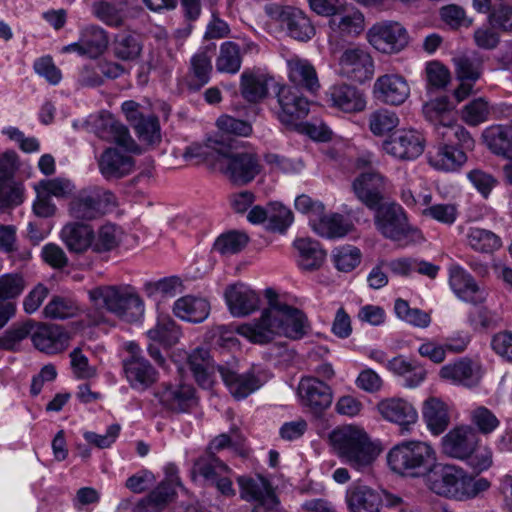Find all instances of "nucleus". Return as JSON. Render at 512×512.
<instances>
[{
  "instance_id": "49530a36",
  "label": "nucleus",
  "mask_w": 512,
  "mask_h": 512,
  "mask_svg": "<svg viewBox=\"0 0 512 512\" xmlns=\"http://www.w3.org/2000/svg\"><path fill=\"white\" fill-rule=\"evenodd\" d=\"M142 290L148 298H169L182 292L183 283L178 276H169L144 282Z\"/></svg>"
},
{
  "instance_id": "4468645a",
  "label": "nucleus",
  "mask_w": 512,
  "mask_h": 512,
  "mask_svg": "<svg viewBox=\"0 0 512 512\" xmlns=\"http://www.w3.org/2000/svg\"><path fill=\"white\" fill-rule=\"evenodd\" d=\"M374 210L376 228L384 237L400 240L407 236L410 227L407 216L399 204H381Z\"/></svg>"
},
{
  "instance_id": "09e8293b",
  "label": "nucleus",
  "mask_w": 512,
  "mask_h": 512,
  "mask_svg": "<svg viewBox=\"0 0 512 512\" xmlns=\"http://www.w3.org/2000/svg\"><path fill=\"white\" fill-rule=\"evenodd\" d=\"M94 15L107 26L119 28L125 21V8L123 3L98 1L92 6Z\"/></svg>"
},
{
  "instance_id": "c03bdc74",
  "label": "nucleus",
  "mask_w": 512,
  "mask_h": 512,
  "mask_svg": "<svg viewBox=\"0 0 512 512\" xmlns=\"http://www.w3.org/2000/svg\"><path fill=\"white\" fill-rule=\"evenodd\" d=\"M143 45L140 35L132 32H121L115 35L112 42L114 56L124 61L137 59Z\"/></svg>"
},
{
  "instance_id": "5fc2aeb1",
  "label": "nucleus",
  "mask_w": 512,
  "mask_h": 512,
  "mask_svg": "<svg viewBox=\"0 0 512 512\" xmlns=\"http://www.w3.org/2000/svg\"><path fill=\"white\" fill-rule=\"evenodd\" d=\"M470 247L481 253H490L501 246L499 237L493 232L481 228H472L468 234Z\"/></svg>"
},
{
  "instance_id": "f704fd0d",
  "label": "nucleus",
  "mask_w": 512,
  "mask_h": 512,
  "mask_svg": "<svg viewBox=\"0 0 512 512\" xmlns=\"http://www.w3.org/2000/svg\"><path fill=\"white\" fill-rule=\"evenodd\" d=\"M173 312L183 320L199 323L208 317L210 304L203 298L184 296L175 301Z\"/></svg>"
},
{
  "instance_id": "cd10ccee",
  "label": "nucleus",
  "mask_w": 512,
  "mask_h": 512,
  "mask_svg": "<svg viewBox=\"0 0 512 512\" xmlns=\"http://www.w3.org/2000/svg\"><path fill=\"white\" fill-rule=\"evenodd\" d=\"M218 371L231 395L236 399L246 398L262 385L260 378L251 372L238 374L223 365H218Z\"/></svg>"
},
{
  "instance_id": "3c124183",
  "label": "nucleus",
  "mask_w": 512,
  "mask_h": 512,
  "mask_svg": "<svg viewBox=\"0 0 512 512\" xmlns=\"http://www.w3.org/2000/svg\"><path fill=\"white\" fill-rule=\"evenodd\" d=\"M217 127L220 130V134L214 138H227L235 143V146L239 147L241 143L234 136H249L252 132L251 125L243 120L236 119L228 115H222L217 120Z\"/></svg>"
},
{
  "instance_id": "c85d7f7f",
  "label": "nucleus",
  "mask_w": 512,
  "mask_h": 512,
  "mask_svg": "<svg viewBox=\"0 0 512 512\" xmlns=\"http://www.w3.org/2000/svg\"><path fill=\"white\" fill-rule=\"evenodd\" d=\"M187 363L196 382L204 388L209 387L211 377L219 365L215 364V353L206 348H196L189 354Z\"/></svg>"
},
{
  "instance_id": "603ef678",
  "label": "nucleus",
  "mask_w": 512,
  "mask_h": 512,
  "mask_svg": "<svg viewBox=\"0 0 512 512\" xmlns=\"http://www.w3.org/2000/svg\"><path fill=\"white\" fill-rule=\"evenodd\" d=\"M122 232L116 225H102L92 240V250L96 253L109 252L117 248L121 242Z\"/></svg>"
},
{
  "instance_id": "864d4df0",
  "label": "nucleus",
  "mask_w": 512,
  "mask_h": 512,
  "mask_svg": "<svg viewBox=\"0 0 512 512\" xmlns=\"http://www.w3.org/2000/svg\"><path fill=\"white\" fill-rule=\"evenodd\" d=\"M176 496L175 483L171 480L162 481L146 498L139 502L141 507L162 510Z\"/></svg>"
},
{
  "instance_id": "0eeeda50",
  "label": "nucleus",
  "mask_w": 512,
  "mask_h": 512,
  "mask_svg": "<svg viewBox=\"0 0 512 512\" xmlns=\"http://www.w3.org/2000/svg\"><path fill=\"white\" fill-rule=\"evenodd\" d=\"M390 468L403 476L427 475L437 466L434 448L424 441H404L394 446L387 455Z\"/></svg>"
},
{
  "instance_id": "4be33fe9",
  "label": "nucleus",
  "mask_w": 512,
  "mask_h": 512,
  "mask_svg": "<svg viewBox=\"0 0 512 512\" xmlns=\"http://www.w3.org/2000/svg\"><path fill=\"white\" fill-rule=\"evenodd\" d=\"M326 96L331 107L344 113L362 112L367 104L364 92L346 83L331 86Z\"/></svg>"
},
{
  "instance_id": "79ce46f5",
  "label": "nucleus",
  "mask_w": 512,
  "mask_h": 512,
  "mask_svg": "<svg viewBox=\"0 0 512 512\" xmlns=\"http://www.w3.org/2000/svg\"><path fill=\"white\" fill-rule=\"evenodd\" d=\"M273 78L264 74L243 72L241 75L240 90L242 97L251 103H257L268 94V83Z\"/></svg>"
},
{
  "instance_id": "a18cd8bd",
  "label": "nucleus",
  "mask_w": 512,
  "mask_h": 512,
  "mask_svg": "<svg viewBox=\"0 0 512 512\" xmlns=\"http://www.w3.org/2000/svg\"><path fill=\"white\" fill-rule=\"evenodd\" d=\"M181 335L180 328L169 316H159L155 327L147 332L148 338L164 347L175 345Z\"/></svg>"
},
{
  "instance_id": "9b49d317",
  "label": "nucleus",
  "mask_w": 512,
  "mask_h": 512,
  "mask_svg": "<svg viewBox=\"0 0 512 512\" xmlns=\"http://www.w3.org/2000/svg\"><path fill=\"white\" fill-rule=\"evenodd\" d=\"M368 42L382 53L392 54L403 50L409 42L406 29L398 22H382L367 32Z\"/></svg>"
},
{
  "instance_id": "5701e85b",
  "label": "nucleus",
  "mask_w": 512,
  "mask_h": 512,
  "mask_svg": "<svg viewBox=\"0 0 512 512\" xmlns=\"http://www.w3.org/2000/svg\"><path fill=\"white\" fill-rule=\"evenodd\" d=\"M31 339L35 348L39 351L47 354H57L67 348L69 336L61 326L35 323Z\"/></svg>"
},
{
  "instance_id": "58836bf2",
  "label": "nucleus",
  "mask_w": 512,
  "mask_h": 512,
  "mask_svg": "<svg viewBox=\"0 0 512 512\" xmlns=\"http://www.w3.org/2000/svg\"><path fill=\"white\" fill-rule=\"evenodd\" d=\"M440 376L469 387L476 385L479 381L477 368L468 358H462L455 363L443 366L440 369Z\"/></svg>"
},
{
  "instance_id": "680f3d73",
  "label": "nucleus",
  "mask_w": 512,
  "mask_h": 512,
  "mask_svg": "<svg viewBox=\"0 0 512 512\" xmlns=\"http://www.w3.org/2000/svg\"><path fill=\"white\" fill-rule=\"evenodd\" d=\"M35 329V323L32 320H27L24 323L13 325L10 329L0 336V349L12 351L15 346L25 339L27 336H31Z\"/></svg>"
},
{
  "instance_id": "de8ad7c7",
  "label": "nucleus",
  "mask_w": 512,
  "mask_h": 512,
  "mask_svg": "<svg viewBox=\"0 0 512 512\" xmlns=\"http://www.w3.org/2000/svg\"><path fill=\"white\" fill-rule=\"evenodd\" d=\"M241 63L242 57L239 45L232 41L222 43L216 59L217 71L235 74L240 70Z\"/></svg>"
},
{
  "instance_id": "aec40b11",
  "label": "nucleus",
  "mask_w": 512,
  "mask_h": 512,
  "mask_svg": "<svg viewBox=\"0 0 512 512\" xmlns=\"http://www.w3.org/2000/svg\"><path fill=\"white\" fill-rule=\"evenodd\" d=\"M352 189L356 197L373 210L382 204L385 180L378 172H363L352 182Z\"/></svg>"
},
{
  "instance_id": "f257e3e1",
  "label": "nucleus",
  "mask_w": 512,
  "mask_h": 512,
  "mask_svg": "<svg viewBox=\"0 0 512 512\" xmlns=\"http://www.w3.org/2000/svg\"><path fill=\"white\" fill-rule=\"evenodd\" d=\"M268 306L260 318L252 323L241 324L237 329L240 335L254 344H267L276 336H285L292 340L303 338L310 330L306 314L279 300L278 294L271 288L265 290Z\"/></svg>"
},
{
  "instance_id": "6ab92c4d",
  "label": "nucleus",
  "mask_w": 512,
  "mask_h": 512,
  "mask_svg": "<svg viewBox=\"0 0 512 512\" xmlns=\"http://www.w3.org/2000/svg\"><path fill=\"white\" fill-rule=\"evenodd\" d=\"M374 97L387 105L403 104L410 95L407 80L399 74H385L378 77L373 85Z\"/></svg>"
},
{
  "instance_id": "8fccbe9b",
  "label": "nucleus",
  "mask_w": 512,
  "mask_h": 512,
  "mask_svg": "<svg viewBox=\"0 0 512 512\" xmlns=\"http://www.w3.org/2000/svg\"><path fill=\"white\" fill-rule=\"evenodd\" d=\"M240 326L217 325L212 327L206 333V341L212 346V351L216 353L218 349H231L238 346L239 341L235 337V333L240 334L237 331Z\"/></svg>"
},
{
  "instance_id": "72a5a7b5",
  "label": "nucleus",
  "mask_w": 512,
  "mask_h": 512,
  "mask_svg": "<svg viewBox=\"0 0 512 512\" xmlns=\"http://www.w3.org/2000/svg\"><path fill=\"white\" fill-rule=\"evenodd\" d=\"M287 65L289 79L296 88L301 87L314 92L320 87L316 70L307 60L294 57L287 61Z\"/></svg>"
},
{
  "instance_id": "6e6552de",
  "label": "nucleus",
  "mask_w": 512,
  "mask_h": 512,
  "mask_svg": "<svg viewBox=\"0 0 512 512\" xmlns=\"http://www.w3.org/2000/svg\"><path fill=\"white\" fill-rule=\"evenodd\" d=\"M116 205L115 195L100 186H89L78 191L69 203L72 218L91 221L104 216Z\"/></svg>"
},
{
  "instance_id": "393cba45",
  "label": "nucleus",
  "mask_w": 512,
  "mask_h": 512,
  "mask_svg": "<svg viewBox=\"0 0 512 512\" xmlns=\"http://www.w3.org/2000/svg\"><path fill=\"white\" fill-rule=\"evenodd\" d=\"M225 299L231 314L236 317L248 316L260 306V296L242 283L228 286Z\"/></svg>"
},
{
  "instance_id": "a211bd4d",
  "label": "nucleus",
  "mask_w": 512,
  "mask_h": 512,
  "mask_svg": "<svg viewBox=\"0 0 512 512\" xmlns=\"http://www.w3.org/2000/svg\"><path fill=\"white\" fill-rule=\"evenodd\" d=\"M479 438L471 426H460L449 431L442 438L443 453L457 459L471 456L478 445Z\"/></svg>"
},
{
  "instance_id": "e433bc0d",
  "label": "nucleus",
  "mask_w": 512,
  "mask_h": 512,
  "mask_svg": "<svg viewBox=\"0 0 512 512\" xmlns=\"http://www.w3.org/2000/svg\"><path fill=\"white\" fill-rule=\"evenodd\" d=\"M312 229L321 237L338 238L352 230V224L338 213L318 216L310 220Z\"/></svg>"
},
{
  "instance_id": "ddd939ff",
  "label": "nucleus",
  "mask_w": 512,
  "mask_h": 512,
  "mask_svg": "<svg viewBox=\"0 0 512 512\" xmlns=\"http://www.w3.org/2000/svg\"><path fill=\"white\" fill-rule=\"evenodd\" d=\"M267 13L280 22L288 35L298 41L306 42L315 35V27L307 15L293 7H269Z\"/></svg>"
},
{
  "instance_id": "2eb2a0df",
  "label": "nucleus",
  "mask_w": 512,
  "mask_h": 512,
  "mask_svg": "<svg viewBox=\"0 0 512 512\" xmlns=\"http://www.w3.org/2000/svg\"><path fill=\"white\" fill-rule=\"evenodd\" d=\"M425 139L416 130H400L383 142V149L400 160H413L424 151Z\"/></svg>"
},
{
  "instance_id": "b1692460",
  "label": "nucleus",
  "mask_w": 512,
  "mask_h": 512,
  "mask_svg": "<svg viewBox=\"0 0 512 512\" xmlns=\"http://www.w3.org/2000/svg\"><path fill=\"white\" fill-rule=\"evenodd\" d=\"M376 407L385 420L398 424L402 433L408 431L409 426L415 424L418 419L416 409L402 398L382 399Z\"/></svg>"
},
{
  "instance_id": "e2e57ef3",
  "label": "nucleus",
  "mask_w": 512,
  "mask_h": 512,
  "mask_svg": "<svg viewBox=\"0 0 512 512\" xmlns=\"http://www.w3.org/2000/svg\"><path fill=\"white\" fill-rule=\"evenodd\" d=\"M293 222V213L279 202L269 203L267 228L272 232L283 233Z\"/></svg>"
},
{
  "instance_id": "a878e982",
  "label": "nucleus",
  "mask_w": 512,
  "mask_h": 512,
  "mask_svg": "<svg viewBox=\"0 0 512 512\" xmlns=\"http://www.w3.org/2000/svg\"><path fill=\"white\" fill-rule=\"evenodd\" d=\"M277 99L282 110L283 122L292 123L305 118L309 113V101L296 87L281 86L277 92Z\"/></svg>"
},
{
  "instance_id": "7ed1b4c3",
  "label": "nucleus",
  "mask_w": 512,
  "mask_h": 512,
  "mask_svg": "<svg viewBox=\"0 0 512 512\" xmlns=\"http://www.w3.org/2000/svg\"><path fill=\"white\" fill-rule=\"evenodd\" d=\"M329 441L342 462L357 471L369 470L379 454L368 435L354 426L334 429L329 434Z\"/></svg>"
},
{
  "instance_id": "6e6d98bb",
  "label": "nucleus",
  "mask_w": 512,
  "mask_h": 512,
  "mask_svg": "<svg viewBox=\"0 0 512 512\" xmlns=\"http://www.w3.org/2000/svg\"><path fill=\"white\" fill-rule=\"evenodd\" d=\"M455 73L460 81L468 80L476 82L482 74V60L478 57L460 55L453 59Z\"/></svg>"
},
{
  "instance_id": "bb28decb",
  "label": "nucleus",
  "mask_w": 512,
  "mask_h": 512,
  "mask_svg": "<svg viewBox=\"0 0 512 512\" xmlns=\"http://www.w3.org/2000/svg\"><path fill=\"white\" fill-rule=\"evenodd\" d=\"M450 286L462 300L473 304L482 303L486 299L484 289L480 288L473 277L460 266H452L449 270Z\"/></svg>"
},
{
  "instance_id": "052dcab7",
  "label": "nucleus",
  "mask_w": 512,
  "mask_h": 512,
  "mask_svg": "<svg viewBox=\"0 0 512 512\" xmlns=\"http://www.w3.org/2000/svg\"><path fill=\"white\" fill-rule=\"evenodd\" d=\"M395 313L403 321L419 328H426L431 322L430 315L418 308H410L408 302L401 298L395 301Z\"/></svg>"
},
{
  "instance_id": "37998d69",
  "label": "nucleus",
  "mask_w": 512,
  "mask_h": 512,
  "mask_svg": "<svg viewBox=\"0 0 512 512\" xmlns=\"http://www.w3.org/2000/svg\"><path fill=\"white\" fill-rule=\"evenodd\" d=\"M238 483L241 487V495L245 499H252L259 502H273L276 495L273 489L264 477L257 475L256 477H239Z\"/></svg>"
},
{
  "instance_id": "a19ab883",
  "label": "nucleus",
  "mask_w": 512,
  "mask_h": 512,
  "mask_svg": "<svg viewBox=\"0 0 512 512\" xmlns=\"http://www.w3.org/2000/svg\"><path fill=\"white\" fill-rule=\"evenodd\" d=\"M294 247L299 252V265L303 270L313 271L322 266L326 253L317 241L300 238L294 241Z\"/></svg>"
},
{
  "instance_id": "13d9d810",
  "label": "nucleus",
  "mask_w": 512,
  "mask_h": 512,
  "mask_svg": "<svg viewBox=\"0 0 512 512\" xmlns=\"http://www.w3.org/2000/svg\"><path fill=\"white\" fill-rule=\"evenodd\" d=\"M399 124V118L393 111L387 109H378L369 115L370 131L376 136H382Z\"/></svg>"
},
{
  "instance_id": "f3484780",
  "label": "nucleus",
  "mask_w": 512,
  "mask_h": 512,
  "mask_svg": "<svg viewBox=\"0 0 512 512\" xmlns=\"http://www.w3.org/2000/svg\"><path fill=\"white\" fill-rule=\"evenodd\" d=\"M298 394L304 406L318 415L330 407L332 390L329 385L317 377H303L298 386Z\"/></svg>"
},
{
  "instance_id": "423d86ee",
  "label": "nucleus",
  "mask_w": 512,
  "mask_h": 512,
  "mask_svg": "<svg viewBox=\"0 0 512 512\" xmlns=\"http://www.w3.org/2000/svg\"><path fill=\"white\" fill-rule=\"evenodd\" d=\"M437 133L442 142L437 152L429 156V163L439 170L456 171L467 161L465 150H472L475 141L458 123H442Z\"/></svg>"
},
{
  "instance_id": "0e129e2a",
  "label": "nucleus",
  "mask_w": 512,
  "mask_h": 512,
  "mask_svg": "<svg viewBox=\"0 0 512 512\" xmlns=\"http://www.w3.org/2000/svg\"><path fill=\"white\" fill-rule=\"evenodd\" d=\"M82 38L88 47L89 57H96L107 48L108 36L101 27H87L83 32Z\"/></svg>"
},
{
  "instance_id": "39448f33",
  "label": "nucleus",
  "mask_w": 512,
  "mask_h": 512,
  "mask_svg": "<svg viewBox=\"0 0 512 512\" xmlns=\"http://www.w3.org/2000/svg\"><path fill=\"white\" fill-rule=\"evenodd\" d=\"M96 306L106 308L119 319L128 323L139 321L145 313V304L131 285H105L88 291Z\"/></svg>"
},
{
  "instance_id": "ea45409f",
  "label": "nucleus",
  "mask_w": 512,
  "mask_h": 512,
  "mask_svg": "<svg viewBox=\"0 0 512 512\" xmlns=\"http://www.w3.org/2000/svg\"><path fill=\"white\" fill-rule=\"evenodd\" d=\"M230 472V468L215 454L205 453L194 462L191 475L193 479L201 476L205 482L212 485L221 475L230 474Z\"/></svg>"
},
{
  "instance_id": "774afa93",
  "label": "nucleus",
  "mask_w": 512,
  "mask_h": 512,
  "mask_svg": "<svg viewBox=\"0 0 512 512\" xmlns=\"http://www.w3.org/2000/svg\"><path fill=\"white\" fill-rule=\"evenodd\" d=\"M361 261V252L356 247H340L334 252L336 268L342 272L352 271Z\"/></svg>"
},
{
  "instance_id": "473e14b6",
  "label": "nucleus",
  "mask_w": 512,
  "mask_h": 512,
  "mask_svg": "<svg viewBox=\"0 0 512 512\" xmlns=\"http://www.w3.org/2000/svg\"><path fill=\"white\" fill-rule=\"evenodd\" d=\"M346 502L351 512H380L382 498L368 486H352L347 490Z\"/></svg>"
},
{
  "instance_id": "bf43d9fd",
  "label": "nucleus",
  "mask_w": 512,
  "mask_h": 512,
  "mask_svg": "<svg viewBox=\"0 0 512 512\" xmlns=\"http://www.w3.org/2000/svg\"><path fill=\"white\" fill-rule=\"evenodd\" d=\"M43 312L47 318L64 320L74 317L78 312V306L72 299L54 296Z\"/></svg>"
},
{
  "instance_id": "4c0bfd02",
  "label": "nucleus",
  "mask_w": 512,
  "mask_h": 512,
  "mask_svg": "<svg viewBox=\"0 0 512 512\" xmlns=\"http://www.w3.org/2000/svg\"><path fill=\"white\" fill-rule=\"evenodd\" d=\"M423 417L434 435L443 433L450 423L447 405L435 397H430L424 402Z\"/></svg>"
},
{
  "instance_id": "4d7b16f0",
  "label": "nucleus",
  "mask_w": 512,
  "mask_h": 512,
  "mask_svg": "<svg viewBox=\"0 0 512 512\" xmlns=\"http://www.w3.org/2000/svg\"><path fill=\"white\" fill-rule=\"evenodd\" d=\"M248 236L238 231L221 234L214 243V250L222 255L236 254L248 244Z\"/></svg>"
},
{
  "instance_id": "338daca9",
  "label": "nucleus",
  "mask_w": 512,
  "mask_h": 512,
  "mask_svg": "<svg viewBox=\"0 0 512 512\" xmlns=\"http://www.w3.org/2000/svg\"><path fill=\"white\" fill-rule=\"evenodd\" d=\"M489 105L483 98H478L467 104L462 111L463 120L471 126H477L487 120Z\"/></svg>"
},
{
  "instance_id": "f03ea898",
  "label": "nucleus",
  "mask_w": 512,
  "mask_h": 512,
  "mask_svg": "<svg viewBox=\"0 0 512 512\" xmlns=\"http://www.w3.org/2000/svg\"><path fill=\"white\" fill-rule=\"evenodd\" d=\"M425 483L435 494L459 501L476 498L491 485L487 479L475 478L464 469L450 464L435 466Z\"/></svg>"
},
{
  "instance_id": "c756f323",
  "label": "nucleus",
  "mask_w": 512,
  "mask_h": 512,
  "mask_svg": "<svg viewBox=\"0 0 512 512\" xmlns=\"http://www.w3.org/2000/svg\"><path fill=\"white\" fill-rule=\"evenodd\" d=\"M123 369L132 388L144 390L156 381V370L143 357L132 355L123 361Z\"/></svg>"
},
{
  "instance_id": "1a4fd4ad",
  "label": "nucleus",
  "mask_w": 512,
  "mask_h": 512,
  "mask_svg": "<svg viewBox=\"0 0 512 512\" xmlns=\"http://www.w3.org/2000/svg\"><path fill=\"white\" fill-rule=\"evenodd\" d=\"M364 16L358 11L336 15L328 22V45L332 54L343 50L346 43L364 31Z\"/></svg>"
},
{
  "instance_id": "7c9ffc66",
  "label": "nucleus",
  "mask_w": 512,
  "mask_h": 512,
  "mask_svg": "<svg viewBox=\"0 0 512 512\" xmlns=\"http://www.w3.org/2000/svg\"><path fill=\"white\" fill-rule=\"evenodd\" d=\"M96 135L105 141L115 142L130 152H139L138 145L130 136L128 128L112 117L102 119L96 125Z\"/></svg>"
},
{
  "instance_id": "20e7f679",
  "label": "nucleus",
  "mask_w": 512,
  "mask_h": 512,
  "mask_svg": "<svg viewBox=\"0 0 512 512\" xmlns=\"http://www.w3.org/2000/svg\"><path fill=\"white\" fill-rule=\"evenodd\" d=\"M210 146L218 154L219 167L223 175L234 185L243 186L252 182L262 171L257 154L238 151V146L227 138H215Z\"/></svg>"
},
{
  "instance_id": "c9c22d12",
  "label": "nucleus",
  "mask_w": 512,
  "mask_h": 512,
  "mask_svg": "<svg viewBox=\"0 0 512 512\" xmlns=\"http://www.w3.org/2000/svg\"><path fill=\"white\" fill-rule=\"evenodd\" d=\"M212 72L211 56L207 50L196 53L190 61V70L185 77L189 90L198 91L210 80Z\"/></svg>"
},
{
  "instance_id": "412c9836",
  "label": "nucleus",
  "mask_w": 512,
  "mask_h": 512,
  "mask_svg": "<svg viewBox=\"0 0 512 512\" xmlns=\"http://www.w3.org/2000/svg\"><path fill=\"white\" fill-rule=\"evenodd\" d=\"M98 169L107 181L119 180L134 170L135 160L118 148H106L97 159Z\"/></svg>"
},
{
  "instance_id": "2f4dec72",
  "label": "nucleus",
  "mask_w": 512,
  "mask_h": 512,
  "mask_svg": "<svg viewBox=\"0 0 512 512\" xmlns=\"http://www.w3.org/2000/svg\"><path fill=\"white\" fill-rule=\"evenodd\" d=\"M61 239L67 249L76 254H82L88 248H92L94 231L91 226L79 223H67L61 230Z\"/></svg>"
},
{
  "instance_id": "dca6fc26",
  "label": "nucleus",
  "mask_w": 512,
  "mask_h": 512,
  "mask_svg": "<svg viewBox=\"0 0 512 512\" xmlns=\"http://www.w3.org/2000/svg\"><path fill=\"white\" fill-rule=\"evenodd\" d=\"M340 71L348 78L364 82L374 74V61L368 51L361 47L345 49L338 59Z\"/></svg>"
},
{
  "instance_id": "69168bd1",
  "label": "nucleus",
  "mask_w": 512,
  "mask_h": 512,
  "mask_svg": "<svg viewBox=\"0 0 512 512\" xmlns=\"http://www.w3.org/2000/svg\"><path fill=\"white\" fill-rule=\"evenodd\" d=\"M26 281L21 274L11 273L0 277V301L18 297L24 290Z\"/></svg>"
},
{
  "instance_id": "9d476101",
  "label": "nucleus",
  "mask_w": 512,
  "mask_h": 512,
  "mask_svg": "<svg viewBox=\"0 0 512 512\" xmlns=\"http://www.w3.org/2000/svg\"><path fill=\"white\" fill-rule=\"evenodd\" d=\"M154 396L163 409L176 414L188 413L198 404L195 388L185 383H162Z\"/></svg>"
},
{
  "instance_id": "f8f14e48",
  "label": "nucleus",
  "mask_w": 512,
  "mask_h": 512,
  "mask_svg": "<svg viewBox=\"0 0 512 512\" xmlns=\"http://www.w3.org/2000/svg\"><path fill=\"white\" fill-rule=\"evenodd\" d=\"M121 109L141 141L150 145L161 141L160 123L156 115L146 113L144 107L133 100L125 101Z\"/></svg>"
}]
</instances>
